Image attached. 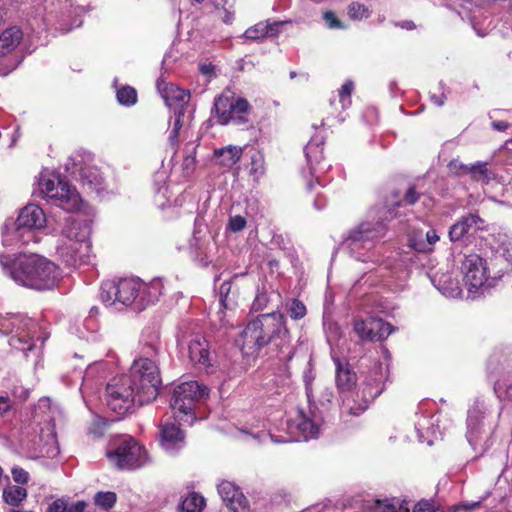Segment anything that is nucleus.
<instances>
[{
	"instance_id": "4468645a",
	"label": "nucleus",
	"mask_w": 512,
	"mask_h": 512,
	"mask_svg": "<svg viewBox=\"0 0 512 512\" xmlns=\"http://www.w3.org/2000/svg\"><path fill=\"white\" fill-rule=\"evenodd\" d=\"M463 281L469 295L476 298L494 287L488 261L478 254L466 255L462 261Z\"/></svg>"
},
{
	"instance_id": "bf43d9fd",
	"label": "nucleus",
	"mask_w": 512,
	"mask_h": 512,
	"mask_svg": "<svg viewBox=\"0 0 512 512\" xmlns=\"http://www.w3.org/2000/svg\"><path fill=\"white\" fill-rule=\"evenodd\" d=\"M67 503L63 499L53 501L46 509V512H66Z\"/></svg>"
},
{
	"instance_id": "aec40b11",
	"label": "nucleus",
	"mask_w": 512,
	"mask_h": 512,
	"mask_svg": "<svg viewBox=\"0 0 512 512\" xmlns=\"http://www.w3.org/2000/svg\"><path fill=\"white\" fill-rule=\"evenodd\" d=\"M217 490L231 512H250L247 498L234 482L223 480L218 484Z\"/></svg>"
},
{
	"instance_id": "ddd939ff",
	"label": "nucleus",
	"mask_w": 512,
	"mask_h": 512,
	"mask_svg": "<svg viewBox=\"0 0 512 512\" xmlns=\"http://www.w3.org/2000/svg\"><path fill=\"white\" fill-rule=\"evenodd\" d=\"M40 192L46 201L66 212H75L80 208L82 200L77 190L57 176H41Z\"/></svg>"
},
{
	"instance_id": "39448f33",
	"label": "nucleus",
	"mask_w": 512,
	"mask_h": 512,
	"mask_svg": "<svg viewBox=\"0 0 512 512\" xmlns=\"http://www.w3.org/2000/svg\"><path fill=\"white\" fill-rule=\"evenodd\" d=\"M162 290L161 279L145 283L136 277L121 278L103 281L99 297L107 307H115L117 310L132 307L134 311L141 312L159 300Z\"/></svg>"
},
{
	"instance_id": "603ef678",
	"label": "nucleus",
	"mask_w": 512,
	"mask_h": 512,
	"mask_svg": "<svg viewBox=\"0 0 512 512\" xmlns=\"http://www.w3.org/2000/svg\"><path fill=\"white\" fill-rule=\"evenodd\" d=\"M12 478L17 484H27L29 481V473L19 466H14L11 470Z\"/></svg>"
},
{
	"instance_id": "69168bd1",
	"label": "nucleus",
	"mask_w": 512,
	"mask_h": 512,
	"mask_svg": "<svg viewBox=\"0 0 512 512\" xmlns=\"http://www.w3.org/2000/svg\"><path fill=\"white\" fill-rule=\"evenodd\" d=\"M195 163H196V160H195V157L192 156V155H188L184 158L183 160V170L186 172V173H189L190 171H192L195 167Z\"/></svg>"
},
{
	"instance_id": "72a5a7b5",
	"label": "nucleus",
	"mask_w": 512,
	"mask_h": 512,
	"mask_svg": "<svg viewBox=\"0 0 512 512\" xmlns=\"http://www.w3.org/2000/svg\"><path fill=\"white\" fill-rule=\"evenodd\" d=\"M205 499L202 495L192 492L180 504V512H202Z\"/></svg>"
},
{
	"instance_id": "6ab92c4d",
	"label": "nucleus",
	"mask_w": 512,
	"mask_h": 512,
	"mask_svg": "<svg viewBox=\"0 0 512 512\" xmlns=\"http://www.w3.org/2000/svg\"><path fill=\"white\" fill-rule=\"evenodd\" d=\"M484 220L477 213H468L460 217L449 229L451 242H459L474 236L484 229Z\"/></svg>"
},
{
	"instance_id": "5fc2aeb1",
	"label": "nucleus",
	"mask_w": 512,
	"mask_h": 512,
	"mask_svg": "<svg viewBox=\"0 0 512 512\" xmlns=\"http://www.w3.org/2000/svg\"><path fill=\"white\" fill-rule=\"evenodd\" d=\"M439 90H440V94H435V93L431 94L430 99L434 105L441 107L444 105V103L447 99V96L445 93L446 85L442 81L439 82Z\"/></svg>"
},
{
	"instance_id": "ea45409f",
	"label": "nucleus",
	"mask_w": 512,
	"mask_h": 512,
	"mask_svg": "<svg viewBox=\"0 0 512 512\" xmlns=\"http://www.w3.org/2000/svg\"><path fill=\"white\" fill-rule=\"evenodd\" d=\"M80 178L84 185L97 189L102 184V177L96 169L82 168Z\"/></svg>"
},
{
	"instance_id": "473e14b6",
	"label": "nucleus",
	"mask_w": 512,
	"mask_h": 512,
	"mask_svg": "<svg viewBox=\"0 0 512 512\" xmlns=\"http://www.w3.org/2000/svg\"><path fill=\"white\" fill-rule=\"evenodd\" d=\"M168 187L165 184L164 173H157L155 176V203L160 208H165L169 203Z\"/></svg>"
},
{
	"instance_id": "a19ab883",
	"label": "nucleus",
	"mask_w": 512,
	"mask_h": 512,
	"mask_svg": "<svg viewBox=\"0 0 512 512\" xmlns=\"http://www.w3.org/2000/svg\"><path fill=\"white\" fill-rule=\"evenodd\" d=\"M349 17L353 20H363L371 16V11L367 6L359 2H351L348 6Z\"/></svg>"
},
{
	"instance_id": "37998d69",
	"label": "nucleus",
	"mask_w": 512,
	"mask_h": 512,
	"mask_svg": "<svg viewBox=\"0 0 512 512\" xmlns=\"http://www.w3.org/2000/svg\"><path fill=\"white\" fill-rule=\"evenodd\" d=\"M106 366H107V363H105L103 361L95 362L92 365L88 366V368L86 369L84 376H83L82 387H87L90 384V382L93 380V378L95 377L96 373L104 374Z\"/></svg>"
},
{
	"instance_id": "423d86ee",
	"label": "nucleus",
	"mask_w": 512,
	"mask_h": 512,
	"mask_svg": "<svg viewBox=\"0 0 512 512\" xmlns=\"http://www.w3.org/2000/svg\"><path fill=\"white\" fill-rule=\"evenodd\" d=\"M162 344L158 332L148 330L143 335L140 355L129 370V376L138 387L141 402H152L156 399L161 385L159 357Z\"/></svg>"
},
{
	"instance_id": "5701e85b",
	"label": "nucleus",
	"mask_w": 512,
	"mask_h": 512,
	"mask_svg": "<svg viewBox=\"0 0 512 512\" xmlns=\"http://www.w3.org/2000/svg\"><path fill=\"white\" fill-rule=\"evenodd\" d=\"M160 443L163 449L174 453L184 446V434L174 423H164L160 429Z\"/></svg>"
},
{
	"instance_id": "c9c22d12",
	"label": "nucleus",
	"mask_w": 512,
	"mask_h": 512,
	"mask_svg": "<svg viewBox=\"0 0 512 512\" xmlns=\"http://www.w3.org/2000/svg\"><path fill=\"white\" fill-rule=\"evenodd\" d=\"M280 294L271 291L258 290L256 297L251 305V310L254 312L262 311L269 307V304L273 302L275 299H279Z\"/></svg>"
},
{
	"instance_id": "2eb2a0df",
	"label": "nucleus",
	"mask_w": 512,
	"mask_h": 512,
	"mask_svg": "<svg viewBox=\"0 0 512 512\" xmlns=\"http://www.w3.org/2000/svg\"><path fill=\"white\" fill-rule=\"evenodd\" d=\"M108 460L121 470H134L148 462V453L134 438L124 437L106 452Z\"/></svg>"
},
{
	"instance_id": "052dcab7",
	"label": "nucleus",
	"mask_w": 512,
	"mask_h": 512,
	"mask_svg": "<svg viewBox=\"0 0 512 512\" xmlns=\"http://www.w3.org/2000/svg\"><path fill=\"white\" fill-rule=\"evenodd\" d=\"M251 173L258 174L263 172L262 156L259 153H255L252 157Z\"/></svg>"
},
{
	"instance_id": "13d9d810",
	"label": "nucleus",
	"mask_w": 512,
	"mask_h": 512,
	"mask_svg": "<svg viewBox=\"0 0 512 512\" xmlns=\"http://www.w3.org/2000/svg\"><path fill=\"white\" fill-rule=\"evenodd\" d=\"M425 241L432 252L434 250V245L439 241L440 237L437 234L435 229H429L424 233Z\"/></svg>"
},
{
	"instance_id": "f8f14e48",
	"label": "nucleus",
	"mask_w": 512,
	"mask_h": 512,
	"mask_svg": "<svg viewBox=\"0 0 512 512\" xmlns=\"http://www.w3.org/2000/svg\"><path fill=\"white\" fill-rule=\"evenodd\" d=\"M207 395V387L200 385L197 381H187L177 385L170 400L176 419L192 425L196 420V404Z\"/></svg>"
},
{
	"instance_id": "3c124183",
	"label": "nucleus",
	"mask_w": 512,
	"mask_h": 512,
	"mask_svg": "<svg viewBox=\"0 0 512 512\" xmlns=\"http://www.w3.org/2000/svg\"><path fill=\"white\" fill-rule=\"evenodd\" d=\"M246 226V219L243 216H231L227 224V230L231 232H239Z\"/></svg>"
},
{
	"instance_id": "79ce46f5",
	"label": "nucleus",
	"mask_w": 512,
	"mask_h": 512,
	"mask_svg": "<svg viewBox=\"0 0 512 512\" xmlns=\"http://www.w3.org/2000/svg\"><path fill=\"white\" fill-rule=\"evenodd\" d=\"M116 499V494L111 491H100L94 496L95 504L105 510L112 508L116 503Z\"/></svg>"
},
{
	"instance_id": "4c0bfd02",
	"label": "nucleus",
	"mask_w": 512,
	"mask_h": 512,
	"mask_svg": "<svg viewBox=\"0 0 512 512\" xmlns=\"http://www.w3.org/2000/svg\"><path fill=\"white\" fill-rule=\"evenodd\" d=\"M173 114H174V116H173L174 120H173L172 128L169 132L168 140L171 143V145L174 146V145L178 144L179 132L184 125L185 112H183V108L182 109L180 108V109H175Z\"/></svg>"
},
{
	"instance_id": "bb28decb",
	"label": "nucleus",
	"mask_w": 512,
	"mask_h": 512,
	"mask_svg": "<svg viewBox=\"0 0 512 512\" xmlns=\"http://www.w3.org/2000/svg\"><path fill=\"white\" fill-rule=\"evenodd\" d=\"M209 121H215L221 125H225L230 121H233V106L231 97L219 96L215 98L212 108V116Z\"/></svg>"
},
{
	"instance_id": "0e129e2a",
	"label": "nucleus",
	"mask_w": 512,
	"mask_h": 512,
	"mask_svg": "<svg viewBox=\"0 0 512 512\" xmlns=\"http://www.w3.org/2000/svg\"><path fill=\"white\" fill-rule=\"evenodd\" d=\"M413 512H434L433 506L428 501H420L413 509Z\"/></svg>"
},
{
	"instance_id": "58836bf2",
	"label": "nucleus",
	"mask_w": 512,
	"mask_h": 512,
	"mask_svg": "<svg viewBox=\"0 0 512 512\" xmlns=\"http://www.w3.org/2000/svg\"><path fill=\"white\" fill-rule=\"evenodd\" d=\"M116 98L120 105L130 107L137 102V91L126 85L117 90Z\"/></svg>"
},
{
	"instance_id": "20e7f679",
	"label": "nucleus",
	"mask_w": 512,
	"mask_h": 512,
	"mask_svg": "<svg viewBox=\"0 0 512 512\" xmlns=\"http://www.w3.org/2000/svg\"><path fill=\"white\" fill-rule=\"evenodd\" d=\"M0 265L5 275L23 287L46 291L52 290L60 280L59 267L37 254L9 255L0 253Z\"/></svg>"
},
{
	"instance_id": "e2e57ef3",
	"label": "nucleus",
	"mask_w": 512,
	"mask_h": 512,
	"mask_svg": "<svg viewBox=\"0 0 512 512\" xmlns=\"http://www.w3.org/2000/svg\"><path fill=\"white\" fill-rule=\"evenodd\" d=\"M13 396L20 402L25 401L29 396V390L23 386H15L12 390Z\"/></svg>"
},
{
	"instance_id": "2f4dec72",
	"label": "nucleus",
	"mask_w": 512,
	"mask_h": 512,
	"mask_svg": "<svg viewBox=\"0 0 512 512\" xmlns=\"http://www.w3.org/2000/svg\"><path fill=\"white\" fill-rule=\"evenodd\" d=\"M354 89V83L351 80L345 81V83L338 90V105L341 108V111L346 110L351 105V94ZM330 105L335 106V110H338L336 104V97L330 99Z\"/></svg>"
},
{
	"instance_id": "de8ad7c7",
	"label": "nucleus",
	"mask_w": 512,
	"mask_h": 512,
	"mask_svg": "<svg viewBox=\"0 0 512 512\" xmlns=\"http://www.w3.org/2000/svg\"><path fill=\"white\" fill-rule=\"evenodd\" d=\"M36 228H28V227H22L20 226V244L22 247L29 245L31 242L37 243L38 239L36 237L35 231Z\"/></svg>"
},
{
	"instance_id": "f03ea898",
	"label": "nucleus",
	"mask_w": 512,
	"mask_h": 512,
	"mask_svg": "<svg viewBox=\"0 0 512 512\" xmlns=\"http://www.w3.org/2000/svg\"><path fill=\"white\" fill-rule=\"evenodd\" d=\"M419 196L415 187L411 186L402 201H399L398 195H395V201L391 205L373 207L368 213V219L350 231L345 241L349 254L358 261L374 262L373 248L375 243L384 237L387 230L386 223L395 216L393 208L401 206L402 202L406 205H413L418 201Z\"/></svg>"
},
{
	"instance_id": "774afa93",
	"label": "nucleus",
	"mask_w": 512,
	"mask_h": 512,
	"mask_svg": "<svg viewBox=\"0 0 512 512\" xmlns=\"http://www.w3.org/2000/svg\"><path fill=\"white\" fill-rule=\"evenodd\" d=\"M87 504L84 501H78L71 506H67L66 512H84Z\"/></svg>"
},
{
	"instance_id": "cd10ccee",
	"label": "nucleus",
	"mask_w": 512,
	"mask_h": 512,
	"mask_svg": "<svg viewBox=\"0 0 512 512\" xmlns=\"http://www.w3.org/2000/svg\"><path fill=\"white\" fill-rule=\"evenodd\" d=\"M232 282L230 280L224 281L219 288V301L221 309L217 312V316L221 325L226 327L229 320H225L227 311H233L236 306L235 296L231 295Z\"/></svg>"
},
{
	"instance_id": "f704fd0d",
	"label": "nucleus",
	"mask_w": 512,
	"mask_h": 512,
	"mask_svg": "<svg viewBox=\"0 0 512 512\" xmlns=\"http://www.w3.org/2000/svg\"><path fill=\"white\" fill-rule=\"evenodd\" d=\"M408 247L417 253L428 254L431 252L422 230H413L408 234Z\"/></svg>"
},
{
	"instance_id": "dca6fc26",
	"label": "nucleus",
	"mask_w": 512,
	"mask_h": 512,
	"mask_svg": "<svg viewBox=\"0 0 512 512\" xmlns=\"http://www.w3.org/2000/svg\"><path fill=\"white\" fill-rule=\"evenodd\" d=\"M324 411L317 407L310 408V416L299 411L295 419L289 423L291 433L297 435V440H309L317 438L320 433V423L324 422Z\"/></svg>"
},
{
	"instance_id": "8fccbe9b",
	"label": "nucleus",
	"mask_w": 512,
	"mask_h": 512,
	"mask_svg": "<svg viewBox=\"0 0 512 512\" xmlns=\"http://www.w3.org/2000/svg\"><path fill=\"white\" fill-rule=\"evenodd\" d=\"M398 504L399 499L397 498L376 501V507L382 512H396Z\"/></svg>"
},
{
	"instance_id": "a18cd8bd",
	"label": "nucleus",
	"mask_w": 512,
	"mask_h": 512,
	"mask_svg": "<svg viewBox=\"0 0 512 512\" xmlns=\"http://www.w3.org/2000/svg\"><path fill=\"white\" fill-rule=\"evenodd\" d=\"M248 40H260L267 37V26L264 22L248 28L243 35Z\"/></svg>"
},
{
	"instance_id": "f3484780",
	"label": "nucleus",
	"mask_w": 512,
	"mask_h": 512,
	"mask_svg": "<svg viewBox=\"0 0 512 512\" xmlns=\"http://www.w3.org/2000/svg\"><path fill=\"white\" fill-rule=\"evenodd\" d=\"M353 330L363 341H383L393 331V326L380 318L368 317L366 319H355Z\"/></svg>"
},
{
	"instance_id": "6e6552de",
	"label": "nucleus",
	"mask_w": 512,
	"mask_h": 512,
	"mask_svg": "<svg viewBox=\"0 0 512 512\" xmlns=\"http://www.w3.org/2000/svg\"><path fill=\"white\" fill-rule=\"evenodd\" d=\"M39 325L36 320L24 314H0V335L8 336V344L12 350L21 352L24 357L30 354L37 356L41 346L38 335Z\"/></svg>"
},
{
	"instance_id": "680f3d73",
	"label": "nucleus",
	"mask_w": 512,
	"mask_h": 512,
	"mask_svg": "<svg viewBox=\"0 0 512 512\" xmlns=\"http://www.w3.org/2000/svg\"><path fill=\"white\" fill-rule=\"evenodd\" d=\"M487 497V495L483 498H481L480 500L478 501H464L462 502L461 504H459V506L457 507V509H464L466 510L467 512H472L473 510H475L477 507H479L482 503V501Z\"/></svg>"
},
{
	"instance_id": "c85d7f7f",
	"label": "nucleus",
	"mask_w": 512,
	"mask_h": 512,
	"mask_svg": "<svg viewBox=\"0 0 512 512\" xmlns=\"http://www.w3.org/2000/svg\"><path fill=\"white\" fill-rule=\"evenodd\" d=\"M242 153L243 149L240 146L228 145L215 149L213 152V158L217 164L226 168H231L241 159Z\"/></svg>"
},
{
	"instance_id": "864d4df0",
	"label": "nucleus",
	"mask_w": 512,
	"mask_h": 512,
	"mask_svg": "<svg viewBox=\"0 0 512 512\" xmlns=\"http://www.w3.org/2000/svg\"><path fill=\"white\" fill-rule=\"evenodd\" d=\"M267 26V36H277L280 31H281V27L287 23H289V21H271V20H267L264 22Z\"/></svg>"
},
{
	"instance_id": "0eeeda50",
	"label": "nucleus",
	"mask_w": 512,
	"mask_h": 512,
	"mask_svg": "<svg viewBox=\"0 0 512 512\" xmlns=\"http://www.w3.org/2000/svg\"><path fill=\"white\" fill-rule=\"evenodd\" d=\"M92 221L74 217L65 218L60 239L57 245V254L68 267L77 268L93 263L90 235Z\"/></svg>"
},
{
	"instance_id": "a878e982",
	"label": "nucleus",
	"mask_w": 512,
	"mask_h": 512,
	"mask_svg": "<svg viewBox=\"0 0 512 512\" xmlns=\"http://www.w3.org/2000/svg\"><path fill=\"white\" fill-rule=\"evenodd\" d=\"M16 222L22 227L40 229L45 226L47 218L41 207L31 203L21 209Z\"/></svg>"
},
{
	"instance_id": "4be33fe9",
	"label": "nucleus",
	"mask_w": 512,
	"mask_h": 512,
	"mask_svg": "<svg viewBox=\"0 0 512 512\" xmlns=\"http://www.w3.org/2000/svg\"><path fill=\"white\" fill-rule=\"evenodd\" d=\"M488 163L478 161L474 164H463L458 160H452L449 163V168L459 175H468L475 181L488 182L491 179L492 173L488 169Z\"/></svg>"
},
{
	"instance_id": "412c9836",
	"label": "nucleus",
	"mask_w": 512,
	"mask_h": 512,
	"mask_svg": "<svg viewBox=\"0 0 512 512\" xmlns=\"http://www.w3.org/2000/svg\"><path fill=\"white\" fill-rule=\"evenodd\" d=\"M157 89L164 99L167 106L173 109H182L186 112L187 105L190 101V92L179 88L172 83H166L163 79L157 80Z\"/></svg>"
},
{
	"instance_id": "7ed1b4c3",
	"label": "nucleus",
	"mask_w": 512,
	"mask_h": 512,
	"mask_svg": "<svg viewBox=\"0 0 512 512\" xmlns=\"http://www.w3.org/2000/svg\"><path fill=\"white\" fill-rule=\"evenodd\" d=\"M335 364V383L342 399L343 407L350 414L359 415L364 412L369 404L373 402L384 390L385 382L389 379V363H375L368 371L362 384V399L357 403L350 401L357 382V375L347 361L341 360L332 354Z\"/></svg>"
},
{
	"instance_id": "1a4fd4ad",
	"label": "nucleus",
	"mask_w": 512,
	"mask_h": 512,
	"mask_svg": "<svg viewBox=\"0 0 512 512\" xmlns=\"http://www.w3.org/2000/svg\"><path fill=\"white\" fill-rule=\"evenodd\" d=\"M323 145L324 139L321 136L316 135L310 139L304 149L307 169L301 172L306 181L307 190L314 193L313 206L316 210H322L327 204L325 194L318 191L317 187L323 188L329 183V180H325L323 176L331 168V165L324 160Z\"/></svg>"
},
{
	"instance_id": "9d476101",
	"label": "nucleus",
	"mask_w": 512,
	"mask_h": 512,
	"mask_svg": "<svg viewBox=\"0 0 512 512\" xmlns=\"http://www.w3.org/2000/svg\"><path fill=\"white\" fill-rule=\"evenodd\" d=\"M500 416L490 400L477 398L467 412L466 438L474 451L484 453L488 449L487 439L491 434L493 420Z\"/></svg>"
},
{
	"instance_id": "f257e3e1",
	"label": "nucleus",
	"mask_w": 512,
	"mask_h": 512,
	"mask_svg": "<svg viewBox=\"0 0 512 512\" xmlns=\"http://www.w3.org/2000/svg\"><path fill=\"white\" fill-rule=\"evenodd\" d=\"M236 346L247 358H257L263 349L280 362L288 363L294 357L286 317L280 311L262 313L251 318L235 339Z\"/></svg>"
},
{
	"instance_id": "7c9ffc66",
	"label": "nucleus",
	"mask_w": 512,
	"mask_h": 512,
	"mask_svg": "<svg viewBox=\"0 0 512 512\" xmlns=\"http://www.w3.org/2000/svg\"><path fill=\"white\" fill-rule=\"evenodd\" d=\"M19 234L20 226L16 221L12 222L11 225L6 223L2 234L3 246L11 247L12 249L21 248L22 245L20 244Z\"/></svg>"
},
{
	"instance_id": "09e8293b",
	"label": "nucleus",
	"mask_w": 512,
	"mask_h": 512,
	"mask_svg": "<svg viewBox=\"0 0 512 512\" xmlns=\"http://www.w3.org/2000/svg\"><path fill=\"white\" fill-rule=\"evenodd\" d=\"M323 19L329 29H345L346 25L337 18L333 11H326Z\"/></svg>"
},
{
	"instance_id": "c03bdc74",
	"label": "nucleus",
	"mask_w": 512,
	"mask_h": 512,
	"mask_svg": "<svg viewBox=\"0 0 512 512\" xmlns=\"http://www.w3.org/2000/svg\"><path fill=\"white\" fill-rule=\"evenodd\" d=\"M287 312L291 319L300 320L305 317L307 310L302 301L298 299H292L287 306Z\"/></svg>"
},
{
	"instance_id": "338daca9",
	"label": "nucleus",
	"mask_w": 512,
	"mask_h": 512,
	"mask_svg": "<svg viewBox=\"0 0 512 512\" xmlns=\"http://www.w3.org/2000/svg\"><path fill=\"white\" fill-rule=\"evenodd\" d=\"M199 71L204 76L212 77L214 75V66L210 63H201L199 65Z\"/></svg>"
},
{
	"instance_id": "e433bc0d",
	"label": "nucleus",
	"mask_w": 512,
	"mask_h": 512,
	"mask_svg": "<svg viewBox=\"0 0 512 512\" xmlns=\"http://www.w3.org/2000/svg\"><path fill=\"white\" fill-rule=\"evenodd\" d=\"M27 498V491L20 486H10L4 489L3 499L5 503L11 506H18Z\"/></svg>"
},
{
	"instance_id": "6e6d98bb",
	"label": "nucleus",
	"mask_w": 512,
	"mask_h": 512,
	"mask_svg": "<svg viewBox=\"0 0 512 512\" xmlns=\"http://www.w3.org/2000/svg\"><path fill=\"white\" fill-rule=\"evenodd\" d=\"M333 398L334 394L331 388L327 387L322 391L319 402L324 410H329L332 405Z\"/></svg>"
},
{
	"instance_id": "9b49d317",
	"label": "nucleus",
	"mask_w": 512,
	"mask_h": 512,
	"mask_svg": "<svg viewBox=\"0 0 512 512\" xmlns=\"http://www.w3.org/2000/svg\"><path fill=\"white\" fill-rule=\"evenodd\" d=\"M106 400L109 409L118 415L131 413L136 406L148 404L141 402L138 387L129 374L117 375L106 385Z\"/></svg>"
},
{
	"instance_id": "a211bd4d",
	"label": "nucleus",
	"mask_w": 512,
	"mask_h": 512,
	"mask_svg": "<svg viewBox=\"0 0 512 512\" xmlns=\"http://www.w3.org/2000/svg\"><path fill=\"white\" fill-rule=\"evenodd\" d=\"M188 355L190 361L201 370L206 373H212L214 371L213 357L210 352L209 342L207 339L199 334H193L187 340Z\"/></svg>"
},
{
	"instance_id": "49530a36",
	"label": "nucleus",
	"mask_w": 512,
	"mask_h": 512,
	"mask_svg": "<svg viewBox=\"0 0 512 512\" xmlns=\"http://www.w3.org/2000/svg\"><path fill=\"white\" fill-rule=\"evenodd\" d=\"M232 106H233V121L240 122L243 120L241 114L247 113L250 105L248 101L244 98H232Z\"/></svg>"
},
{
	"instance_id": "c756f323",
	"label": "nucleus",
	"mask_w": 512,
	"mask_h": 512,
	"mask_svg": "<svg viewBox=\"0 0 512 512\" xmlns=\"http://www.w3.org/2000/svg\"><path fill=\"white\" fill-rule=\"evenodd\" d=\"M23 39V32L20 28L13 26L0 34V57L14 51Z\"/></svg>"
},
{
	"instance_id": "b1692460",
	"label": "nucleus",
	"mask_w": 512,
	"mask_h": 512,
	"mask_svg": "<svg viewBox=\"0 0 512 512\" xmlns=\"http://www.w3.org/2000/svg\"><path fill=\"white\" fill-rule=\"evenodd\" d=\"M488 267L495 286L497 280L502 278L505 273L512 271V254L506 249L497 250L490 257Z\"/></svg>"
},
{
	"instance_id": "4d7b16f0",
	"label": "nucleus",
	"mask_w": 512,
	"mask_h": 512,
	"mask_svg": "<svg viewBox=\"0 0 512 512\" xmlns=\"http://www.w3.org/2000/svg\"><path fill=\"white\" fill-rule=\"evenodd\" d=\"M303 380L305 383V391H306L308 401L311 402V398L313 396L312 382L314 380V375L310 369L308 371L304 372Z\"/></svg>"
},
{
	"instance_id": "393cba45",
	"label": "nucleus",
	"mask_w": 512,
	"mask_h": 512,
	"mask_svg": "<svg viewBox=\"0 0 512 512\" xmlns=\"http://www.w3.org/2000/svg\"><path fill=\"white\" fill-rule=\"evenodd\" d=\"M437 422L438 418L435 419V415L431 414L421 416L415 422V429L420 442H426L428 445H432L434 440L441 435Z\"/></svg>"
}]
</instances>
